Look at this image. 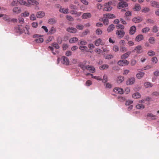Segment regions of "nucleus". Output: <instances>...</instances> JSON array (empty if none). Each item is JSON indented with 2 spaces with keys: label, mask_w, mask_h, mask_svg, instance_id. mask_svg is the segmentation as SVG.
Instances as JSON below:
<instances>
[{
  "label": "nucleus",
  "mask_w": 159,
  "mask_h": 159,
  "mask_svg": "<svg viewBox=\"0 0 159 159\" xmlns=\"http://www.w3.org/2000/svg\"><path fill=\"white\" fill-rule=\"evenodd\" d=\"M85 65L82 63H80L79 64V66L83 70H84L86 69L84 66Z\"/></svg>",
  "instance_id": "obj_51"
},
{
  "label": "nucleus",
  "mask_w": 159,
  "mask_h": 159,
  "mask_svg": "<svg viewBox=\"0 0 159 159\" xmlns=\"http://www.w3.org/2000/svg\"><path fill=\"white\" fill-rule=\"evenodd\" d=\"M102 21L104 24L105 25H107L109 23V21L108 19L104 17L102 19Z\"/></svg>",
  "instance_id": "obj_43"
},
{
  "label": "nucleus",
  "mask_w": 159,
  "mask_h": 159,
  "mask_svg": "<svg viewBox=\"0 0 159 159\" xmlns=\"http://www.w3.org/2000/svg\"><path fill=\"white\" fill-rule=\"evenodd\" d=\"M135 82V79L134 77H132L126 81V84L127 85H130L133 84Z\"/></svg>",
  "instance_id": "obj_8"
},
{
  "label": "nucleus",
  "mask_w": 159,
  "mask_h": 159,
  "mask_svg": "<svg viewBox=\"0 0 159 159\" xmlns=\"http://www.w3.org/2000/svg\"><path fill=\"white\" fill-rule=\"evenodd\" d=\"M150 30V29L148 27H146L143 29L142 30V32L143 33H146L148 32Z\"/></svg>",
  "instance_id": "obj_48"
},
{
  "label": "nucleus",
  "mask_w": 159,
  "mask_h": 159,
  "mask_svg": "<svg viewBox=\"0 0 159 159\" xmlns=\"http://www.w3.org/2000/svg\"><path fill=\"white\" fill-rule=\"evenodd\" d=\"M103 16L104 17L106 18H107L112 19L115 18H116L115 15L112 14H104L103 15Z\"/></svg>",
  "instance_id": "obj_13"
},
{
  "label": "nucleus",
  "mask_w": 159,
  "mask_h": 159,
  "mask_svg": "<svg viewBox=\"0 0 159 159\" xmlns=\"http://www.w3.org/2000/svg\"><path fill=\"white\" fill-rule=\"evenodd\" d=\"M141 8V7L140 5L137 4L135 5L133 9L134 11H138L140 10Z\"/></svg>",
  "instance_id": "obj_27"
},
{
  "label": "nucleus",
  "mask_w": 159,
  "mask_h": 159,
  "mask_svg": "<svg viewBox=\"0 0 159 159\" xmlns=\"http://www.w3.org/2000/svg\"><path fill=\"white\" fill-rule=\"evenodd\" d=\"M69 10L68 8L65 9L64 8H61L59 9V11L64 14H67Z\"/></svg>",
  "instance_id": "obj_32"
},
{
  "label": "nucleus",
  "mask_w": 159,
  "mask_h": 159,
  "mask_svg": "<svg viewBox=\"0 0 159 159\" xmlns=\"http://www.w3.org/2000/svg\"><path fill=\"white\" fill-rule=\"evenodd\" d=\"M118 100L120 102H124L125 100V97L121 96L118 97Z\"/></svg>",
  "instance_id": "obj_50"
},
{
  "label": "nucleus",
  "mask_w": 159,
  "mask_h": 159,
  "mask_svg": "<svg viewBox=\"0 0 159 159\" xmlns=\"http://www.w3.org/2000/svg\"><path fill=\"white\" fill-rule=\"evenodd\" d=\"M131 53L130 51L127 52L123 54L121 56V58L122 59H126L130 55Z\"/></svg>",
  "instance_id": "obj_14"
},
{
  "label": "nucleus",
  "mask_w": 159,
  "mask_h": 159,
  "mask_svg": "<svg viewBox=\"0 0 159 159\" xmlns=\"http://www.w3.org/2000/svg\"><path fill=\"white\" fill-rule=\"evenodd\" d=\"M109 67V66L107 64L103 65L100 67L101 70L107 69Z\"/></svg>",
  "instance_id": "obj_39"
},
{
  "label": "nucleus",
  "mask_w": 159,
  "mask_h": 159,
  "mask_svg": "<svg viewBox=\"0 0 159 159\" xmlns=\"http://www.w3.org/2000/svg\"><path fill=\"white\" fill-rule=\"evenodd\" d=\"M113 91L114 92L119 93L120 94H122L124 93V90L123 89L119 88H115L114 89Z\"/></svg>",
  "instance_id": "obj_9"
},
{
  "label": "nucleus",
  "mask_w": 159,
  "mask_h": 159,
  "mask_svg": "<svg viewBox=\"0 0 159 159\" xmlns=\"http://www.w3.org/2000/svg\"><path fill=\"white\" fill-rule=\"evenodd\" d=\"M95 32L97 35H99L102 34V31L101 29L98 28L96 30Z\"/></svg>",
  "instance_id": "obj_42"
},
{
  "label": "nucleus",
  "mask_w": 159,
  "mask_h": 159,
  "mask_svg": "<svg viewBox=\"0 0 159 159\" xmlns=\"http://www.w3.org/2000/svg\"><path fill=\"white\" fill-rule=\"evenodd\" d=\"M116 34L117 37L121 38L124 36L125 32L123 30H117L116 31Z\"/></svg>",
  "instance_id": "obj_4"
},
{
  "label": "nucleus",
  "mask_w": 159,
  "mask_h": 159,
  "mask_svg": "<svg viewBox=\"0 0 159 159\" xmlns=\"http://www.w3.org/2000/svg\"><path fill=\"white\" fill-rule=\"evenodd\" d=\"M51 45L52 47H54L56 49H59L60 48L58 44L57 43H53L51 44Z\"/></svg>",
  "instance_id": "obj_35"
},
{
  "label": "nucleus",
  "mask_w": 159,
  "mask_h": 159,
  "mask_svg": "<svg viewBox=\"0 0 159 159\" xmlns=\"http://www.w3.org/2000/svg\"><path fill=\"white\" fill-rule=\"evenodd\" d=\"M150 11V9L149 8L145 7H144L142 10V11L144 13H147L148 12Z\"/></svg>",
  "instance_id": "obj_52"
},
{
  "label": "nucleus",
  "mask_w": 159,
  "mask_h": 159,
  "mask_svg": "<svg viewBox=\"0 0 159 159\" xmlns=\"http://www.w3.org/2000/svg\"><path fill=\"white\" fill-rule=\"evenodd\" d=\"M94 43L96 46H98L100 45H103L104 44V43L103 42L101 39H98L96 40Z\"/></svg>",
  "instance_id": "obj_6"
},
{
  "label": "nucleus",
  "mask_w": 159,
  "mask_h": 159,
  "mask_svg": "<svg viewBox=\"0 0 159 159\" xmlns=\"http://www.w3.org/2000/svg\"><path fill=\"white\" fill-rule=\"evenodd\" d=\"M151 4L152 6L156 8H159V2H157L154 1H152L151 2Z\"/></svg>",
  "instance_id": "obj_22"
},
{
  "label": "nucleus",
  "mask_w": 159,
  "mask_h": 159,
  "mask_svg": "<svg viewBox=\"0 0 159 159\" xmlns=\"http://www.w3.org/2000/svg\"><path fill=\"white\" fill-rule=\"evenodd\" d=\"M124 0H119L120 1L118 3L117 7L118 9H121L122 8L126 7L128 6V3L124 1Z\"/></svg>",
  "instance_id": "obj_3"
},
{
  "label": "nucleus",
  "mask_w": 159,
  "mask_h": 159,
  "mask_svg": "<svg viewBox=\"0 0 159 159\" xmlns=\"http://www.w3.org/2000/svg\"><path fill=\"white\" fill-rule=\"evenodd\" d=\"M155 39L154 38L152 37H150L148 40L149 42L151 44H154L155 42Z\"/></svg>",
  "instance_id": "obj_45"
},
{
  "label": "nucleus",
  "mask_w": 159,
  "mask_h": 159,
  "mask_svg": "<svg viewBox=\"0 0 159 159\" xmlns=\"http://www.w3.org/2000/svg\"><path fill=\"white\" fill-rule=\"evenodd\" d=\"M144 87L146 88L150 87H152L153 86V84L150 82H145L144 84Z\"/></svg>",
  "instance_id": "obj_33"
},
{
  "label": "nucleus",
  "mask_w": 159,
  "mask_h": 159,
  "mask_svg": "<svg viewBox=\"0 0 159 159\" xmlns=\"http://www.w3.org/2000/svg\"><path fill=\"white\" fill-rule=\"evenodd\" d=\"M107 81V77L106 75H104L103 77V79L102 80V82L105 83Z\"/></svg>",
  "instance_id": "obj_56"
},
{
  "label": "nucleus",
  "mask_w": 159,
  "mask_h": 159,
  "mask_svg": "<svg viewBox=\"0 0 159 159\" xmlns=\"http://www.w3.org/2000/svg\"><path fill=\"white\" fill-rule=\"evenodd\" d=\"M113 50L115 52H118L119 50V47L116 45L114 46L113 47Z\"/></svg>",
  "instance_id": "obj_53"
},
{
  "label": "nucleus",
  "mask_w": 159,
  "mask_h": 159,
  "mask_svg": "<svg viewBox=\"0 0 159 159\" xmlns=\"http://www.w3.org/2000/svg\"><path fill=\"white\" fill-rule=\"evenodd\" d=\"M115 28V26L114 25L112 24L108 27L107 31L108 32H111Z\"/></svg>",
  "instance_id": "obj_28"
},
{
  "label": "nucleus",
  "mask_w": 159,
  "mask_h": 159,
  "mask_svg": "<svg viewBox=\"0 0 159 159\" xmlns=\"http://www.w3.org/2000/svg\"><path fill=\"white\" fill-rule=\"evenodd\" d=\"M152 62L156 63L157 61V58L156 57H154L152 59Z\"/></svg>",
  "instance_id": "obj_60"
},
{
  "label": "nucleus",
  "mask_w": 159,
  "mask_h": 159,
  "mask_svg": "<svg viewBox=\"0 0 159 159\" xmlns=\"http://www.w3.org/2000/svg\"><path fill=\"white\" fill-rule=\"evenodd\" d=\"M27 1L28 4H29V6L31 4L37 5L39 4L38 2L35 0H27Z\"/></svg>",
  "instance_id": "obj_15"
},
{
  "label": "nucleus",
  "mask_w": 159,
  "mask_h": 159,
  "mask_svg": "<svg viewBox=\"0 0 159 159\" xmlns=\"http://www.w3.org/2000/svg\"><path fill=\"white\" fill-rule=\"evenodd\" d=\"M92 16L91 14L90 13H85L83 14L82 18L83 19H87L90 18Z\"/></svg>",
  "instance_id": "obj_11"
},
{
  "label": "nucleus",
  "mask_w": 159,
  "mask_h": 159,
  "mask_svg": "<svg viewBox=\"0 0 159 159\" xmlns=\"http://www.w3.org/2000/svg\"><path fill=\"white\" fill-rule=\"evenodd\" d=\"M148 54L149 56H152L155 55V52L152 51H149L148 52Z\"/></svg>",
  "instance_id": "obj_49"
},
{
  "label": "nucleus",
  "mask_w": 159,
  "mask_h": 159,
  "mask_svg": "<svg viewBox=\"0 0 159 159\" xmlns=\"http://www.w3.org/2000/svg\"><path fill=\"white\" fill-rule=\"evenodd\" d=\"M143 39V36L142 34H139L137 35L135 39V40L136 41L139 42Z\"/></svg>",
  "instance_id": "obj_21"
},
{
  "label": "nucleus",
  "mask_w": 159,
  "mask_h": 159,
  "mask_svg": "<svg viewBox=\"0 0 159 159\" xmlns=\"http://www.w3.org/2000/svg\"><path fill=\"white\" fill-rule=\"evenodd\" d=\"M127 51V48L125 46H120V51L122 52H125Z\"/></svg>",
  "instance_id": "obj_37"
},
{
  "label": "nucleus",
  "mask_w": 159,
  "mask_h": 159,
  "mask_svg": "<svg viewBox=\"0 0 159 159\" xmlns=\"http://www.w3.org/2000/svg\"><path fill=\"white\" fill-rule=\"evenodd\" d=\"M32 26L34 28H36L38 26V23L37 22H34L32 23Z\"/></svg>",
  "instance_id": "obj_57"
},
{
  "label": "nucleus",
  "mask_w": 159,
  "mask_h": 159,
  "mask_svg": "<svg viewBox=\"0 0 159 159\" xmlns=\"http://www.w3.org/2000/svg\"><path fill=\"white\" fill-rule=\"evenodd\" d=\"M3 18L4 20L8 22H10V19L6 15H4Z\"/></svg>",
  "instance_id": "obj_47"
},
{
  "label": "nucleus",
  "mask_w": 159,
  "mask_h": 159,
  "mask_svg": "<svg viewBox=\"0 0 159 159\" xmlns=\"http://www.w3.org/2000/svg\"><path fill=\"white\" fill-rule=\"evenodd\" d=\"M136 108L138 109H143L144 106L142 104H139L136 106Z\"/></svg>",
  "instance_id": "obj_46"
},
{
  "label": "nucleus",
  "mask_w": 159,
  "mask_h": 159,
  "mask_svg": "<svg viewBox=\"0 0 159 159\" xmlns=\"http://www.w3.org/2000/svg\"><path fill=\"white\" fill-rule=\"evenodd\" d=\"M79 49L82 52H84L88 49V48L85 46H80L79 47Z\"/></svg>",
  "instance_id": "obj_40"
},
{
  "label": "nucleus",
  "mask_w": 159,
  "mask_h": 159,
  "mask_svg": "<svg viewBox=\"0 0 159 159\" xmlns=\"http://www.w3.org/2000/svg\"><path fill=\"white\" fill-rule=\"evenodd\" d=\"M143 20L142 18L139 17H136L132 19V21L134 23H139Z\"/></svg>",
  "instance_id": "obj_16"
},
{
  "label": "nucleus",
  "mask_w": 159,
  "mask_h": 159,
  "mask_svg": "<svg viewBox=\"0 0 159 159\" xmlns=\"http://www.w3.org/2000/svg\"><path fill=\"white\" fill-rule=\"evenodd\" d=\"M133 101L131 100H128L126 101L125 105L127 106H129L133 103Z\"/></svg>",
  "instance_id": "obj_63"
},
{
  "label": "nucleus",
  "mask_w": 159,
  "mask_h": 159,
  "mask_svg": "<svg viewBox=\"0 0 159 159\" xmlns=\"http://www.w3.org/2000/svg\"><path fill=\"white\" fill-rule=\"evenodd\" d=\"M78 40V39L76 37H73L70 39L69 42L70 43H74Z\"/></svg>",
  "instance_id": "obj_34"
},
{
  "label": "nucleus",
  "mask_w": 159,
  "mask_h": 159,
  "mask_svg": "<svg viewBox=\"0 0 159 159\" xmlns=\"http://www.w3.org/2000/svg\"><path fill=\"white\" fill-rule=\"evenodd\" d=\"M112 2L110 1L107 3H106L104 5L105 7L103 8L104 11H110L112 9L111 5L112 4Z\"/></svg>",
  "instance_id": "obj_2"
},
{
  "label": "nucleus",
  "mask_w": 159,
  "mask_h": 159,
  "mask_svg": "<svg viewBox=\"0 0 159 159\" xmlns=\"http://www.w3.org/2000/svg\"><path fill=\"white\" fill-rule=\"evenodd\" d=\"M124 80V77L121 76H119L118 77L117 81L118 83H122Z\"/></svg>",
  "instance_id": "obj_26"
},
{
  "label": "nucleus",
  "mask_w": 159,
  "mask_h": 159,
  "mask_svg": "<svg viewBox=\"0 0 159 159\" xmlns=\"http://www.w3.org/2000/svg\"><path fill=\"white\" fill-rule=\"evenodd\" d=\"M87 43V42L85 40H80V42L78 43V44L79 45H86Z\"/></svg>",
  "instance_id": "obj_44"
},
{
  "label": "nucleus",
  "mask_w": 159,
  "mask_h": 159,
  "mask_svg": "<svg viewBox=\"0 0 159 159\" xmlns=\"http://www.w3.org/2000/svg\"><path fill=\"white\" fill-rule=\"evenodd\" d=\"M116 27H117L118 29H123L124 28V26L122 25L118 24L116 25Z\"/></svg>",
  "instance_id": "obj_61"
},
{
  "label": "nucleus",
  "mask_w": 159,
  "mask_h": 159,
  "mask_svg": "<svg viewBox=\"0 0 159 159\" xmlns=\"http://www.w3.org/2000/svg\"><path fill=\"white\" fill-rule=\"evenodd\" d=\"M18 2L21 5H25L26 6H29V4L24 0H20Z\"/></svg>",
  "instance_id": "obj_24"
},
{
  "label": "nucleus",
  "mask_w": 159,
  "mask_h": 159,
  "mask_svg": "<svg viewBox=\"0 0 159 159\" xmlns=\"http://www.w3.org/2000/svg\"><path fill=\"white\" fill-rule=\"evenodd\" d=\"M66 18L70 21H73L74 20V18L71 16H66Z\"/></svg>",
  "instance_id": "obj_54"
},
{
  "label": "nucleus",
  "mask_w": 159,
  "mask_h": 159,
  "mask_svg": "<svg viewBox=\"0 0 159 159\" xmlns=\"http://www.w3.org/2000/svg\"><path fill=\"white\" fill-rule=\"evenodd\" d=\"M134 50H136L137 53H140L142 52V47L141 46L138 45L136 47Z\"/></svg>",
  "instance_id": "obj_20"
},
{
  "label": "nucleus",
  "mask_w": 159,
  "mask_h": 159,
  "mask_svg": "<svg viewBox=\"0 0 159 159\" xmlns=\"http://www.w3.org/2000/svg\"><path fill=\"white\" fill-rule=\"evenodd\" d=\"M76 28L79 30H81L83 29L84 26L82 25H76Z\"/></svg>",
  "instance_id": "obj_55"
},
{
  "label": "nucleus",
  "mask_w": 159,
  "mask_h": 159,
  "mask_svg": "<svg viewBox=\"0 0 159 159\" xmlns=\"http://www.w3.org/2000/svg\"><path fill=\"white\" fill-rule=\"evenodd\" d=\"M129 62L126 60H120L118 62V64L120 66H123L125 65H128Z\"/></svg>",
  "instance_id": "obj_5"
},
{
  "label": "nucleus",
  "mask_w": 159,
  "mask_h": 159,
  "mask_svg": "<svg viewBox=\"0 0 159 159\" xmlns=\"http://www.w3.org/2000/svg\"><path fill=\"white\" fill-rule=\"evenodd\" d=\"M120 46H125V42L124 40H121L119 42Z\"/></svg>",
  "instance_id": "obj_62"
},
{
  "label": "nucleus",
  "mask_w": 159,
  "mask_h": 159,
  "mask_svg": "<svg viewBox=\"0 0 159 159\" xmlns=\"http://www.w3.org/2000/svg\"><path fill=\"white\" fill-rule=\"evenodd\" d=\"M30 19L31 20H35L36 19V17L35 16V15L34 14H32L31 15Z\"/></svg>",
  "instance_id": "obj_58"
},
{
  "label": "nucleus",
  "mask_w": 159,
  "mask_h": 159,
  "mask_svg": "<svg viewBox=\"0 0 159 159\" xmlns=\"http://www.w3.org/2000/svg\"><path fill=\"white\" fill-rule=\"evenodd\" d=\"M136 30V27L135 26H132L130 29L129 33L130 34L133 35L135 33Z\"/></svg>",
  "instance_id": "obj_19"
},
{
  "label": "nucleus",
  "mask_w": 159,
  "mask_h": 159,
  "mask_svg": "<svg viewBox=\"0 0 159 159\" xmlns=\"http://www.w3.org/2000/svg\"><path fill=\"white\" fill-rule=\"evenodd\" d=\"M85 69L90 71L92 73H93L95 72V69L93 66H86L85 67Z\"/></svg>",
  "instance_id": "obj_18"
},
{
  "label": "nucleus",
  "mask_w": 159,
  "mask_h": 159,
  "mask_svg": "<svg viewBox=\"0 0 159 159\" xmlns=\"http://www.w3.org/2000/svg\"><path fill=\"white\" fill-rule=\"evenodd\" d=\"M14 13L15 14H18L21 12V10L20 8L18 7H15L12 9Z\"/></svg>",
  "instance_id": "obj_10"
},
{
  "label": "nucleus",
  "mask_w": 159,
  "mask_h": 159,
  "mask_svg": "<svg viewBox=\"0 0 159 159\" xmlns=\"http://www.w3.org/2000/svg\"><path fill=\"white\" fill-rule=\"evenodd\" d=\"M57 20L55 18H50L48 20V23L50 25L55 24L57 23Z\"/></svg>",
  "instance_id": "obj_12"
},
{
  "label": "nucleus",
  "mask_w": 159,
  "mask_h": 159,
  "mask_svg": "<svg viewBox=\"0 0 159 159\" xmlns=\"http://www.w3.org/2000/svg\"><path fill=\"white\" fill-rule=\"evenodd\" d=\"M43 41V39L42 38H40L39 39H36L35 40V41L38 43H42Z\"/></svg>",
  "instance_id": "obj_41"
},
{
  "label": "nucleus",
  "mask_w": 159,
  "mask_h": 159,
  "mask_svg": "<svg viewBox=\"0 0 159 159\" xmlns=\"http://www.w3.org/2000/svg\"><path fill=\"white\" fill-rule=\"evenodd\" d=\"M18 0H13L11 3V5L13 6H15L16 5L17 2H18Z\"/></svg>",
  "instance_id": "obj_64"
},
{
  "label": "nucleus",
  "mask_w": 159,
  "mask_h": 159,
  "mask_svg": "<svg viewBox=\"0 0 159 159\" xmlns=\"http://www.w3.org/2000/svg\"><path fill=\"white\" fill-rule=\"evenodd\" d=\"M56 32V29L53 26H52L51 28L49 31V33L51 34H53L55 33Z\"/></svg>",
  "instance_id": "obj_36"
},
{
  "label": "nucleus",
  "mask_w": 159,
  "mask_h": 159,
  "mask_svg": "<svg viewBox=\"0 0 159 159\" xmlns=\"http://www.w3.org/2000/svg\"><path fill=\"white\" fill-rule=\"evenodd\" d=\"M62 59L63 60V64L66 65H68L69 64V61L68 58L65 56L62 57Z\"/></svg>",
  "instance_id": "obj_17"
},
{
  "label": "nucleus",
  "mask_w": 159,
  "mask_h": 159,
  "mask_svg": "<svg viewBox=\"0 0 159 159\" xmlns=\"http://www.w3.org/2000/svg\"><path fill=\"white\" fill-rule=\"evenodd\" d=\"M144 73L143 72H139L136 74V76L138 79H140L144 76Z\"/></svg>",
  "instance_id": "obj_29"
},
{
  "label": "nucleus",
  "mask_w": 159,
  "mask_h": 159,
  "mask_svg": "<svg viewBox=\"0 0 159 159\" xmlns=\"http://www.w3.org/2000/svg\"><path fill=\"white\" fill-rule=\"evenodd\" d=\"M70 13L71 14H75L77 16H80L81 15L82 13L81 12H77V11L74 10H72L70 11Z\"/></svg>",
  "instance_id": "obj_31"
},
{
  "label": "nucleus",
  "mask_w": 159,
  "mask_h": 159,
  "mask_svg": "<svg viewBox=\"0 0 159 159\" xmlns=\"http://www.w3.org/2000/svg\"><path fill=\"white\" fill-rule=\"evenodd\" d=\"M45 16V12L42 11H40L38 12L36 14V16L37 18H42Z\"/></svg>",
  "instance_id": "obj_7"
},
{
  "label": "nucleus",
  "mask_w": 159,
  "mask_h": 159,
  "mask_svg": "<svg viewBox=\"0 0 159 159\" xmlns=\"http://www.w3.org/2000/svg\"><path fill=\"white\" fill-rule=\"evenodd\" d=\"M147 116L150 117L152 120H155L156 119V116L152 113H148L147 115Z\"/></svg>",
  "instance_id": "obj_25"
},
{
  "label": "nucleus",
  "mask_w": 159,
  "mask_h": 159,
  "mask_svg": "<svg viewBox=\"0 0 159 159\" xmlns=\"http://www.w3.org/2000/svg\"><path fill=\"white\" fill-rule=\"evenodd\" d=\"M70 8L71 9H77V7L75 5L72 4H71L70 5Z\"/></svg>",
  "instance_id": "obj_59"
},
{
  "label": "nucleus",
  "mask_w": 159,
  "mask_h": 159,
  "mask_svg": "<svg viewBox=\"0 0 159 159\" xmlns=\"http://www.w3.org/2000/svg\"><path fill=\"white\" fill-rule=\"evenodd\" d=\"M132 97L134 98H140L141 95L138 92L135 93L132 95Z\"/></svg>",
  "instance_id": "obj_30"
},
{
  "label": "nucleus",
  "mask_w": 159,
  "mask_h": 159,
  "mask_svg": "<svg viewBox=\"0 0 159 159\" xmlns=\"http://www.w3.org/2000/svg\"><path fill=\"white\" fill-rule=\"evenodd\" d=\"M22 28V25H18L15 28L16 31L17 33H18L20 34L25 33V34H27L28 35L30 34L29 32V30L30 29L29 26L26 25L25 26L24 29H23Z\"/></svg>",
  "instance_id": "obj_1"
},
{
  "label": "nucleus",
  "mask_w": 159,
  "mask_h": 159,
  "mask_svg": "<svg viewBox=\"0 0 159 159\" xmlns=\"http://www.w3.org/2000/svg\"><path fill=\"white\" fill-rule=\"evenodd\" d=\"M29 15L30 13L28 12L25 11V12L22 13L20 14V16L21 17H26L28 16Z\"/></svg>",
  "instance_id": "obj_38"
},
{
  "label": "nucleus",
  "mask_w": 159,
  "mask_h": 159,
  "mask_svg": "<svg viewBox=\"0 0 159 159\" xmlns=\"http://www.w3.org/2000/svg\"><path fill=\"white\" fill-rule=\"evenodd\" d=\"M67 30L70 33H75L76 32L77 30L75 28L73 27H70L68 28L67 29Z\"/></svg>",
  "instance_id": "obj_23"
}]
</instances>
